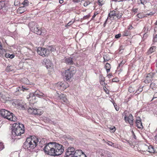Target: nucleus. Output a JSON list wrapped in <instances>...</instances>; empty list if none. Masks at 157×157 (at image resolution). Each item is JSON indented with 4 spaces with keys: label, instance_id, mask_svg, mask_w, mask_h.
Returning <instances> with one entry per match:
<instances>
[{
    "label": "nucleus",
    "instance_id": "59",
    "mask_svg": "<svg viewBox=\"0 0 157 157\" xmlns=\"http://www.w3.org/2000/svg\"><path fill=\"white\" fill-rule=\"evenodd\" d=\"M98 13H94V15L93 16L92 18H93Z\"/></svg>",
    "mask_w": 157,
    "mask_h": 157
},
{
    "label": "nucleus",
    "instance_id": "54",
    "mask_svg": "<svg viewBox=\"0 0 157 157\" xmlns=\"http://www.w3.org/2000/svg\"><path fill=\"white\" fill-rule=\"evenodd\" d=\"M107 144H108L109 145V142L110 141H106L104 139L103 140Z\"/></svg>",
    "mask_w": 157,
    "mask_h": 157
},
{
    "label": "nucleus",
    "instance_id": "23",
    "mask_svg": "<svg viewBox=\"0 0 157 157\" xmlns=\"http://www.w3.org/2000/svg\"><path fill=\"white\" fill-rule=\"evenodd\" d=\"M37 54L42 56H43L44 55L43 52V48L41 47H38L37 49Z\"/></svg>",
    "mask_w": 157,
    "mask_h": 157
},
{
    "label": "nucleus",
    "instance_id": "9",
    "mask_svg": "<svg viewBox=\"0 0 157 157\" xmlns=\"http://www.w3.org/2000/svg\"><path fill=\"white\" fill-rule=\"evenodd\" d=\"M29 113L34 115H40L42 114L41 110L40 109H37L36 108H29L28 110Z\"/></svg>",
    "mask_w": 157,
    "mask_h": 157
},
{
    "label": "nucleus",
    "instance_id": "14",
    "mask_svg": "<svg viewBox=\"0 0 157 157\" xmlns=\"http://www.w3.org/2000/svg\"><path fill=\"white\" fill-rule=\"evenodd\" d=\"M74 157H86V155L81 150L77 151Z\"/></svg>",
    "mask_w": 157,
    "mask_h": 157
},
{
    "label": "nucleus",
    "instance_id": "31",
    "mask_svg": "<svg viewBox=\"0 0 157 157\" xmlns=\"http://www.w3.org/2000/svg\"><path fill=\"white\" fill-rule=\"evenodd\" d=\"M48 49L49 52H55L56 50V49L54 46H52L48 47Z\"/></svg>",
    "mask_w": 157,
    "mask_h": 157
},
{
    "label": "nucleus",
    "instance_id": "61",
    "mask_svg": "<svg viewBox=\"0 0 157 157\" xmlns=\"http://www.w3.org/2000/svg\"><path fill=\"white\" fill-rule=\"evenodd\" d=\"M132 136H133V137L134 139H136V136L135 134L134 135H132Z\"/></svg>",
    "mask_w": 157,
    "mask_h": 157
},
{
    "label": "nucleus",
    "instance_id": "34",
    "mask_svg": "<svg viewBox=\"0 0 157 157\" xmlns=\"http://www.w3.org/2000/svg\"><path fill=\"white\" fill-rule=\"evenodd\" d=\"M109 145L115 148H117L118 147V145L117 144L113 143L112 142L110 141L109 143Z\"/></svg>",
    "mask_w": 157,
    "mask_h": 157
},
{
    "label": "nucleus",
    "instance_id": "50",
    "mask_svg": "<svg viewBox=\"0 0 157 157\" xmlns=\"http://www.w3.org/2000/svg\"><path fill=\"white\" fill-rule=\"evenodd\" d=\"M89 2H85L84 4V6H87L89 4Z\"/></svg>",
    "mask_w": 157,
    "mask_h": 157
},
{
    "label": "nucleus",
    "instance_id": "49",
    "mask_svg": "<svg viewBox=\"0 0 157 157\" xmlns=\"http://www.w3.org/2000/svg\"><path fill=\"white\" fill-rule=\"evenodd\" d=\"M143 87H140L138 89V91L140 92H142L143 90Z\"/></svg>",
    "mask_w": 157,
    "mask_h": 157
},
{
    "label": "nucleus",
    "instance_id": "20",
    "mask_svg": "<svg viewBox=\"0 0 157 157\" xmlns=\"http://www.w3.org/2000/svg\"><path fill=\"white\" fill-rule=\"evenodd\" d=\"M43 53L44 56L43 57H46L48 56L50 54V52L48 50V48H43Z\"/></svg>",
    "mask_w": 157,
    "mask_h": 157
},
{
    "label": "nucleus",
    "instance_id": "7",
    "mask_svg": "<svg viewBox=\"0 0 157 157\" xmlns=\"http://www.w3.org/2000/svg\"><path fill=\"white\" fill-rule=\"evenodd\" d=\"M75 149L73 147H69L67 149L65 157H74L75 154L76 153V151H75Z\"/></svg>",
    "mask_w": 157,
    "mask_h": 157
},
{
    "label": "nucleus",
    "instance_id": "41",
    "mask_svg": "<svg viewBox=\"0 0 157 157\" xmlns=\"http://www.w3.org/2000/svg\"><path fill=\"white\" fill-rule=\"evenodd\" d=\"M153 41L154 42H157V34L155 35V36L154 37Z\"/></svg>",
    "mask_w": 157,
    "mask_h": 157
},
{
    "label": "nucleus",
    "instance_id": "21",
    "mask_svg": "<svg viewBox=\"0 0 157 157\" xmlns=\"http://www.w3.org/2000/svg\"><path fill=\"white\" fill-rule=\"evenodd\" d=\"M26 10L24 6L19 7L17 10L18 13H24Z\"/></svg>",
    "mask_w": 157,
    "mask_h": 157
},
{
    "label": "nucleus",
    "instance_id": "22",
    "mask_svg": "<svg viewBox=\"0 0 157 157\" xmlns=\"http://www.w3.org/2000/svg\"><path fill=\"white\" fill-rule=\"evenodd\" d=\"M35 95L42 97H45L46 95V94L43 93L42 92H41L38 90H36L35 92Z\"/></svg>",
    "mask_w": 157,
    "mask_h": 157
},
{
    "label": "nucleus",
    "instance_id": "63",
    "mask_svg": "<svg viewBox=\"0 0 157 157\" xmlns=\"http://www.w3.org/2000/svg\"><path fill=\"white\" fill-rule=\"evenodd\" d=\"M122 62H121V63H120L119 64V66H121V65H122Z\"/></svg>",
    "mask_w": 157,
    "mask_h": 157
},
{
    "label": "nucleus",
    "instance_id": "56",
    "mask_svg": "<svg viewBox=\"0 0 157 157\" xmlns=\"http://www.w3.org/2000/svg\"><path fill=\"white\" fill-rule=\"evenodd\" d=\"M132 28H133V27H132V26L131 25L129 26V28H128V29H129V30H131Z\"/></svg>",
    "mask_w": 157,
    "mask_h": 157
},
{
    "label": "nucleus",
    "instance_id": "25",
    "mask_svg": "<svg viewBox=\"0 0 157 157\" xmlns=\"http://www.w3.org/2000/svg\"><path fill=\"white\" fill-rule=\"evenodd\" d=\"M39 27H38L37 26L35 28V31H33V32H34L36 34L40 35L42 33V31L40 29H40H39Z\"/></svg>",
    "mask_w": 157,
    "mask_h": 157
},
{
    "label": "nucleus",
    "instance_id": "32",
    "mask_svg": "<svg viewBox=\"0 0 157 157\" xmlns=\"http://www.w3.org/2000/svg\"><path fill=\"white\" fill-rule=\"evenodd\" d=\"M103 58L104 62L107 61L110 59V58L109 57V55L108 54L104 55L103 56Z\"/></svg>",
    "mask_w": 157,
    "mask_h": 157
},
{
    "label": "nucleus",
    "instance_id": "24",
    "mask_svg": "<svg viewBox=\"0 0 157 157\" xmlns=\"http://www.w3.org/2000/svg\"><path fill=\"white\" fill-rule=\"evenodd\" d=\"M150 87L153 90H155L157 89V84L155 82H152L150 85Z\"/></svg>",
    "mask_w": 157,
    "mask_h": 157
},
{
    "label": "nucleus",
    "instance_id": "46",
    "mask_svg": "<svg viewBox=\"0 0 157 157\" xmlns=\"http://www.w3.org/2000/svg\"><path fill=\"white\" fill-rule=\"evenodd\" d=\"M90 16V15H88L85 16H84L83 17V18L85 19L89 18Z\"/></svg>",
    "mask_w": 157,
    "mask_h": 157
},
{
    "label": "nucleus",
    "instance_id": "58",
    "mask_svg": "<svg viewBox=\"0 0 157 157\" xmlns=\"http://www.w3.org/2000/svg\"><path fill=\"white\" fill-rule=\"evenodd\" d=\"M147 14L148 15H153V14L152 13V12H150L149 13H147Z\"/></svg>",
    "mask_w": 157,
    "mask_h": 157
},
{
    "label": "nucleus",
    "instance_id": "28",
    "mask_svg": "<svg viewBox=\"0 0 157 157\" xmlns=\"http://www.w3.org/2000/svg\"><path fill=\"white\" fill-rule=\"evenodd\" d=\"M147 151L151 153H154L155 152L154 148L151 145H150L148 147Z\"/></svg>",
    "mask_w": 157,
    "mask_h": 157
},
{
    "label": "nucleus",
    "instance_id": "43",
    "mask_svg": "<svg viewBox=\"0 0 157 157\" xmlns=\"http://www.w3.org/2000/svg\"><path fill=\"white\" fill-rule=\"evenodd\" d=\"M102 0H98V4L100 6H102L103 4V3H102Z\"/></svg>",
    "mask_w": 157,
    "mask_h": 157
},
{
    "label": "nucleus",
    "instance_id": "10",
    "mask_svg": "<svg viewBox=\"0 0 157 157\" xmlns=\"http://www.w3.org/2000/svg\"><path fill=\"white\" fill-rule=\"evenodd\" d=\"M56 86L59 89L63 90L68 86V85L67 83L63 82H58Z\"/></svg>",
    "mask_w": 157,
    "mask_h": 157
},
{
    "label": "nucleus",
    "instance_id": "48",
    "mask_svg": "<svg viewBox=\"0 0 157 157\" xmlns=\"http://www.w3.org/2000/svg\"><path fill=\"white\" fill-rule=\"evenodd\" d=\"M132 10L135 13H136L138 10L137 8H133Z\"/></svg>",
    "mask_w": 157,
    "mask_h": 157
},
{
    "label": "nucleus",
    "instance_id": "11",
    "mask_svg": "<svg viewBox=\"0 0 157 157\" xmlns=\"http://www.w3.org/2000/svg\"><path fill=\"white\" fill-rule=\"evenodd\" d=\"M124 118L126 122L128 123L130 125H133V117L131 114H130L128 117L125 115Z\"/></svg>",
    "mask_w": 157,
    "mask_h": 157
},
{
    "label": "nucleus",
    "instance_id": "60",
    "mask_svg": "<svg viewBox=\"0 0 157 157\" xmlns=\"http://www.w3.org/2000/svg\"><path fill=\"white\" fill-rule=\"evenodd\" d=\"M18 4V2H16V1H15V2H14V5L15 6H17V4Z\"/></svg>",
    "mask_w": 157,
    "mask_h": 157
},
{
    "label": "nucleus",
    "instance_id": "12",
    "mask_svg": "<svg viewBox=\"0 0 157 157\" xmlns=\"http://www.w3.org/2000/svg\"><path fill=\"white\" fill-rule=\"evenodd\" d=\"M136 127L142 129L143 127L142 124L141 119L140 117H137L136 119Z\"/></svg>",
    "mask_w": 157,
    "mask_h": 157
},
{
    "label": "nucleus",
    "instance_id": "37",
    "mask_svg": "<svg viewBox=\"0 0 157 157\" xmlns=\"http://www.w3.org/2000/svg\"><path fill=\"white\" fill-rule=\"evenodd\" d=\"M4 148L3 144L2 142H0V151L2 150Z\"/></svg>",
    "mask_w": 157,
    "mask_h": 157
},
{
    "label": "nucleus",
    "instance_id": "17",
    "mask_svg": "<svg viewBox=\"0 0 157 157\" xmlns=\"http://www.w3.org/2000/svg\"><path fill=\"white\" fill-rule=\"evenodd\" d=\"M63 62L69 65H71L73 64L72 58L71 57H65L63 59Z\"/></svg>",
    "mask_w": 157,
    "mask_h": 157
},
{
    "label": "nucleus",
    "instance_id": "42",
    "mask_svg": "<svg viewBox=\"0 0 157 157\" xmlns=\"http://www.w3.org/2000/svg\"><path fill=\"white\" fill-rule=\"evenodd\" d=\"M74 21L73 22H72V21H70L69 22H68L67 25H66V27H67L68 26H70L71 25V24H72L73 23H74Z\"/></svg>",
    "mask_w": 157,
    "mask_h": 157
},
{
    "label": "nucleus",
    "instance_id": "1",
    "mask_svg": "<svg viewBox=\"0 0 157 157\" xmlns=\"http://www.w3.org/2000/svg\"><path fill=\"white\" fill-rule=\"evenodd\" d=\"M44 150L45 153L50 155L58 156L63 152L64 147L62 145L55 142L48 143L44 147Z\"/></svg>",
    "mask_w": 157,
    "mask_h": 157
},
{
    "label": "nucleus",
    "instance_id": "44",
    "mask_svg": "<svg viewBox=\"0 0 157 157\" xmlns=\"http://www.w3.org/2000/svg\"><path fill=\"white\" fill-rule=\"evenodd\" d=\"M121 36V34H119L117 35H116L115 36V38L117 39L119 38Z\"/></svg>",
    "mask_w": 157,
    "mask_h": 157
},
{
    "label": "nucleus",
    "instance_id": "16",
    "mask_svg": "<svg viewBox=\"0 0 157 157\" xmlns=\"http://www.w3.org/2000/svg\"><path fill=\"white\" fill-rule=\"evenodd\" d=\"M8 7L6 5L5 2L4 1L0 2V10L2 9L3 10L6 11Z\"/></svg>",
    "mask_w": 157,
    "mask_h": 157
},
{
    "label": "nucleus",
    "instance_id": "47",
    "mask_svg": "<svg viewBox=\"0 0 157 157\" xmlns=\"http://www.w3.org/2000/svg\"><path fill=\"white\" fill-rule=\"evenodd\" d=\"M155 98H157V92H156L154 94L153 97L152 99L151 100V101L153 99Z\"/></svg>",
    "mask_w": 157,
    "mask_h": 157
},
{
    "label": "nucleus",
    "instance_id": "53",
    "mask_svg": "<svg viewBox=\"0 0 157 157\" xmlns=\"http://www.w3.org/2000/svg\"><path fill=\"white\" fill-rule=\"evenodd\" d=\"M0 49L2 50V45L1 42H0Z\"/></svg>",
    "mask_w": 157,
    "mask_h": 157
},
{
    "label": "nucleus",
    "instance_id": "40",
    "mask_svg": "<svg viewBox=\"0 0 157 157\" xmlns=\"http://www.w3.org/2000/svg\"><path fill=\"white\" fill-rule=\"evenodd\" d=\"M65 95H66L64 94H60L59 95V98L61 100L63 98L65 97Z\"/></svg>",
    "mask_w": 157,
    "mask_h": 157
},
{
    "label": "nucleus",
    "instance_id": "33",
    "mask_svg": "<svg viewBox=\"0 0 157 157\" xmlns=\"http://www.w3.org/2000/svg\"><path fill=\"white\" fill-rule=\"evenodd\" d=\"M5 56L6 58H10L11 59L13 58L14 57V54H10L8 53H6L5 55Z\"/></svg>",
    "mask_w": 157,
    "mask_h": 157
},
{
    "label": "nucleus",
    "instance_id": "52",
    "mask_svg": "<svg viewBox=\"0 0 157 157\" xmlns=\"http://www.w3.org/2000/svg\"><path fill=\"white\" fill-rule=\"evenodd\" d=\"M137 16H138V17H139V18H142V16H141L140 14H138L137 15Z\"/></svg>",
    "mask_w": 157,
    "mask_h": 157
},
{
    "label": "nucleus",
    "instance_id": "18",
    "mask_svg": "<svg viewBox=\"0 0 157 157\" xmlns=\"http://www.w3.org/2000/svg\"><path fill=\"white\" fill-rule=\"evenodd\" d=\"M0 99L2 102H4L8 100V98L6 95L1 93L0 94Z\"/></svg>",
    "mask_w": 157,
    "mask_h": 157
},
{
    "label": "nucleus",
    "instance_id": "4",
    "mask_svg": "<svg viewBox=\"0 0 157 157\" xmlns=\"http://www.w3.org/2000/svg\"><path fill=\"white\" fill-rule=\"evenodd\" d=\"M1 115L4 118H6L11 121H15L17 118L14 115L5 109H2L0 111Z\"/></svg>",
    "mask_w": 157,
    "mask_h": 157
},
{
    "label": "nucleus",
    "instance_id": "13",
    "mask_svg": "<svg viewBox=\"0 0 157 157\" xmlns=\"http://www.w3.org/2000/svg\"><path fill=\"white\" fill-rule=\"evenodd\" d=\"M43 63L45 64L47 69L50 68L52 65L51 61L48 59H44L43 60Z\"/></svg>",
    "mask_w": 157,
    "mask_h": 157
},
{
    "label": "nucleus",
    "instance_id": "30",
    "mask_svg": "<svg viewBox=\"0 0 157 157\" xmlns=\"http://www.w3.org/2000/svg\"><path fill=\"white\" fill-rule=\"evenodd\" d=\"M14 66L12 65L8 66L6 68V70L7 72H9L13 70Z\"/></svg>",
    "mask_w": 157,
    "mask_h": 157
},
{
    "label": "nucleus",
    "instance_id": "26",
    "mask_svg": "<svg viewBox=\"0 0 157 157\" xmlns=\"http://www.w3.org/2000/svg\"><path fill=\"white\" fill-rule=\"evenodd\" d=\"M155 46H153L150 48L148 51L147 52V53L148 54H151L153 52H154L155 51Z\"/></svg>",
    "mask_w": 157,
    "mask_h": 157
},
{
    "label": "nucleus",
    "instance_id": "15",
    "mask_svg": "<svg viewBox=\"0 0 157 157\" xmlns=\"http://www.w3.org/2000/svg\"><path fill=\"white\" fill-rule=\"evenodd\" d=\"M29 27L31 30L32 31H35V29L37 26L36 23L34 22H31L29 24Z\"/></svg>",
    "mask_w": 157,
    "mask_h": 157
},
{
    "label": "nucleus",
    "instance_id": "36",
    "mask_svg": "<svg viewBox=\"0 0 157 157\" xmlns=\"http://www.w3.org/2000/svg\"><path fill=\"white\" fill-rule=\"evenodd\" d=\"M130 34V32L128 30H125V31L123 33V35L124 36H127L129 35Z\"/></svg>",
    "mask_w": 157,
    "mask_h": 157
},
{
    "label": "nucleus",
    "instance_id": "57",
    "mask_svg": "<svg viewBox=\"0 0 157 157\" xmlns=\"http://www.w3.org/2000/svg\"><path fill=\"white\" fill-rule=\"evenodd\" d=\"M63 2V0H59V2L60 3L62 4V3Z\"/></svg>",
    "mask_w": 157,
    "mask_h": 157
},
{
    "label": "nucleus",
    "instance_id": "27",
    "mask_svg": "<svg viewBox=\"0 0 157 157\" xmlns=\"http://www.w3.org/2000/svg\"><path fill=\"white\" fill-rule=\"evenodd\" d=\"M29 90V88L28 87H25V86H22L21 87H18L17 88V90L18 91H20L21 90L24 91V90Z\"/></svg>",
    "mask_w": 157,
    "mask_h": 157
},
{
    "label": "nucleus",
    "instance_id": "55",
    "mask_svg": "<svg viewBox=\"0 0 157 157\" xmlns=\"http://www.w3.org/2000/svg\"><path fill=\"white\" fill-rule=\"evenodd\" d=\"M113 105H114V106H115V108L117 110V111H118L119 109V108L118 107H115V104H113Z\"/></svg>",
    "mask_w": 157,
    "mask_h": 157
},
{
    "label": "nucleus",
    "instance_id": "19",
    "mask_svg": "<svg viewBox=\"0 0 157 157\" xmlns=\"http://www.w3.org/2000/svg\"><path fill=\"white\" fill-rule=\"evenodd\" d=\"M152 78V77L151 74H148L146 76L144 82L146 83H149L151 81Z\"/></svg>",
    "mask_w": 157,
    "mask_h": 157
},
{
    "label": "nucleus",
    "instance_id": "3",
    "mask_svg": "<svg viewBox=\"0 0 157 157\" xmlns=\"http://www.w3.org/2000/svg\"><path fill=\"white\" fill-rule=\"evenodd\" d=\"M24 132V127L23 124L20 123H15L13 124L12 132L13 136H21Z\"/></svg>",
    "mask_w": 157,
    "mask_h": 157
},
{
    "label": "nucleus",
    "instance_id": "39",
    "mask_svg": "<svg viewBox=\"0 0 157 157\" xmlns=\"http://www.w3.org/2000/svg\"><path fill=\"white\" fill-rule=\"evenodd\" d=\"M64 102L67 103V100L66 98V96H65V97L61 99Z\"/></svg>",
    "mask_w": 157,
    "mask_h": 157
},
{
    "label": "nucleus",
    "instance_id": "6",
    "mask_svg": "<svg viewBox=\"0 0 157 157\" xmlns=\"http://www.w3.org/2000/svg\"><path fill=\"white\" fill-rule=\"evenodd\" d=\"M13 105L20 109L25 110L26 107V104L20 100H14Z\"/></svg>",
    "mask_w": 157,
    "mask_h": 157
},
{
    "label": "nucleus",
    "instance_id": "38",
    "mask_svg": "<svg viewBox=\"0 0 157 157\" xmlns=\"http://www.w3.org/2000/svg\"><path fill=\"white\" fill-rule=\"evenodd\" d=\"M109 128L113 132H114L116 130L115 127L114 126H112L110 128Z\"/></svg>",
    "mask_w": 157,
    "mask_h": 157
},
{
    "label": "nucleus",
    "instance_id": "64",
    "mask_svg": "<svg viewBox=\"0 0 157 157\" xmlns=\"http://www.w3.org/2000/svg\"><path fill=\"white\" fill-rule=\"evenodd\" d=\"M155 24L156 25H157V20L156 21V22L155 23Z\"/></svg>",
    "mask_w": 157,
    "mask_h": 157
},
{
    "label": "nucleus",
    "instance_id": "62",
    "mask_svg": "<svg viewBox=\"0 0 157 157\" xmlns=\"http://www.w3.org/2000/svg\"><path fill=\"white\" fill-rule=\"evenodd\" d=\"M75 2H77V3L79 2V0H77L76 1H75Z\"/></svg>",
    "mask_w": 157,
    "mask_h": 157
},
{
    "label": "nucleus",
    "instance_id": "5",
    "mask_svg": "<svg viewBox=\"0 0 157 157\" xmlns=\"http://www.w3.org/2000/svg\"><path fill=\"white\" fill-rule=\"evenodd\" d=\"M76 68L74 67H71L70 68L65 70L64 76V78L67 81H70V79L76 72Z\"/></svg>",
    "mask_w": 157,
    "mask_h": 157
},
{
    "label": "nucleus",
    "instance_id": "29",
    "mask_svg": "<svg viewBox=\"0 0 157 157\" xmlns=\"http://www.w3.org/2000/svg\"><path fill=\"white\" fill-rule=\"evenodd\" d=\"M105 68L106 70L107 73L109 72L111 68V66L110 64L108 63H106L105 65Z\"/></svg>",
    "mask_w": 157,
    "mask_h": 157
},
{
    "label": "nucleus",
    "instance_id": "51",
    "mask_svg": "<svg viewBox=\"0 0 157 157\" xmlns=\"http://www.w3.org/2000/svg\"><path fill=\"white\" fill-rule=\"evenodd\" d=\"M118 81V79L117 78H115L113 79V81L117 82Z\"/></svg>",
    "mask_w": 157,
    "mask_h": 157
},
{
    "label": "nucleus",
    "instance_id": "45",
    "mask_svg": "<svg viewBox=\"0 0 157 157\" xmlns=\"http://www.w3.org/2000/svg\"><path fill=\"white\" fill-rule=\"evenodd\" d=\"M141 1V3L144 5L146 3V2L145 0H140Z\"/></svg>",
    "mask_w": 157,
    "mask_h": 157
},
{
    "label": "nucleus",
    "instance_id": "8",
    "mask_svg": "<svg viewBox=\"0 0 157 157\" xmlns=\"http://www.w3.org/2000/svg\"><path fill=\"white\" fill-rule=\"evenodd\" d=\"M122 14L121 13H119L118 12H116L113 10L110 12L109 14V17L111 20L116 19V18L119 19L121 17Z\"/></svg>",
    "mask_w": 157,
    "mask_h": 157
},
{
    "label": "nucleus",
    "instance_id": "35",
    "mask_svg": "<svg viewBox=\"0 0 157 157\" xmlns=\"http://www.w3.org/2000/svg\"><path fill=\"white\" fill-rule=\"evenodd\" d=\"M29 1L28 0H24V2H22V4L25 7V6H28L29 4Z\"/></svg>",
    "mask_w": 157,
    "mask_h": 157
},
{
    "label": "nucleus",
    "instance_id": "2",
    "mask_svg": "<svg viewBox=\"0 0 157 157\" xmlns=\"http://www.w3.org/2000/svg\"><path fill=\"white\" fill-rule=\"evenodd\" d=\"M41 142V140L36 136H31L27 139L24 144L23 147L25 149L31 151L36 147L38 143L40 144Z\"/></svg>",
    "mask_w": 157,
    "mask_h": 157
}]
</instances>
